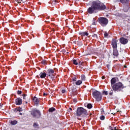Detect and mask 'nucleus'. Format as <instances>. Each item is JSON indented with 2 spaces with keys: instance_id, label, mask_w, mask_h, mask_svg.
Returning <instances> with one entry per match:
<instances>
[{
  "instance_id": "f257e3e1",
  "label": "nucleus",
  "mask_w": 130,
  "mask_h": 130,
  "mask_svg": "<svg viewBox=\"0 0 130 130\" xmlns=\"http://www.w3.org/2000/svg\"><path fill=\"white\" fill-rule=\"evenodd\" d=\"M106 9V6L99 2H93L92 3L91 7H89L87 12L89 14H93L95 11H104Z\"/></svg>"
},
{
  "instance_id": "f03ea898",
  "label": "nucleus",
  "mask_w": 130,
  "mask_h": 130,
  "mask_svg": "<svg viewBox=\"0 0 130 130\" xmlns=\"http://www.w3.org/2000/svg\"><path fill=\"white\" fill-rule=\"evenodd\" d=\"M113 91L115 92H120L122 89H123V84L121 82H118L112 86Z\"/></svg>"
},
{
  "instance_id": "7ed1b4c3",
  "label": "nucleus",
  "mask_w": 130,
  "mask_h": 130,
  "mask_svg": "<svg viewBox=\"0 0 130 130\" xmlns=\"http://www.w3.org/2000/svg\"><path fill=\"white\" fill-rule=\"evenodd\" d=\"M87 114V110L82 107H79L77 109L76 115L77 116L84 117Z\"/></svg>"
},
{
  "instance_id": "20e7f679",
  "label": "nucleus",
  "mask_w": 130,
  "mask_h": 130,
  "mask_svg": "<svg viewBox=\"0 0 130 130\" xmlns=\"http://www.w3.org/2000/svg\"><path fill=\"white\" fill-rule=\"evenodd\" d=\"M93 98L96 99V101H101L102 100V94L98 91H95L92 93Z\"/></svg>"
},
{
  "instance_id": "39448f33",
  "label": "nucleus",
  "mask_w": 130,
  "mask_h": 130,
  "mask_svg": "<svg viewBox=\"0 0 130 130\" xmlns=\"http://www.w3.org/2000/svg\"><path fill=\"white\" fill-rule=\"evenodd\" d=\"M100 24L102 26H106L108 24V19L104 17H100L98 19Z\"/></svg>"
},
{
  "instance_id": "423d86ee",
  "label": "nucleus",
  "mask_w": 130,
  "mask_h": 130,
  "mask_svg": "<svg viewBox=\"0 0 130 130\" xmlns=\"http://www.w3.org/2000/svg\"><path fill=\"white\" fill-rule=\"evenodd\" d=\"M31 115L34 116V117L39 118V117L41 116V113L39 110L35 109L31 112Z\"/></svg>"
},
{
  "instance_id": "0eeeda50",
  "label": "nucleus",
  "mask_w": 130,
  "mask_h": 130,
  "mask_svg": "<svg viewBox=\"0 0 130 130\" xmlns=\"http://www.w3.org/2000/svg\"><path fill=\"white\" fill-rule=\"evenodd\" d=\"M47 75L50 77L51 79H53L54 76H55V73H54V70L50 69L47 70Z\"/></svg>"
},
{
  "instance_id": "6e6552de",
  "label": "nucleus",
  "mask_w": 130,
  "mask_h": 130,
  "mask_svg": "<svg viewBox=\"0 0 130 130\" xmlns=\"http://www.w3.org/2000/svg\"><path fill=\"white\" fill-rule=\"evenodd\" d=\"M117 40L113 39L112 41V45L113 49L117 48Z\"/></svg>"
},
{
  "instance_id": "1a4fd4ad",
  "label": "nucleus",
  "mask_w": 130,
  "mask_h": 130,
  "mask_svg": "<svg viewBox=\"0 0 130 130\" xmlns=\"http://www.w3.org/2000/svg\"><path fill=\"white\" fill-rule=\"evenodd\" d=\"M119 41L121 44L125 45L127 44V42H128V40H127V39L122 37L120 38Z\"/></svg>"
},
{
  "instance_id": "9d476101",
  "label": "nucleus",
  "mask_w": 130,
  "mask_h": 130,
  "mask_svg": "<svg viewBox=\"0 0 130 130\" xmlns=\"http://www.w3.org/2000/svg\"><path fill=\"white\" fill-rule=\"evenodd\" d=\"M23 101H22V100L21 98H17L15 100V104L16 105H21Z\"/></svg>"
},
{
  "instance_id": "9b49d317",
  "label": "nucleus",
  "mask_w": 130,
  "mask_h": 130,
  "mask_svg": "<svg viewBox=\"0 0 130 130\" xmlns=\"http://www.w3.org/2000/svg\"><path fill=\"white\" fill-rule=\"evenodd\" d=\"M32 100L35 104H36V105H38L39 103V99H38V98H37L36 96H34Z\"/></svg>"
},
{
  "instance_id": "f8f14e48",
  "label": "nucleus",
  "mask_w": 130,
  "mask_h": 130,
  "mask_svg": "<svg viewBox=\"0 0 130 130\" xmlns=\"http://www.w3.org/2000/svg\"><path fill=\"white\" fill-rule=\"evenodd\" d=\"M113 54L115 56H117V55H118V51H117V48L113 49Z\"/></svg>"
},
{
  "instance_id": "ddd939ff",
  "label": "nucleus",
  "mask_w": 130,
  "mask_h": 130,
  "mask_svg": "<svg viewBox=\"0 0 130 130\" xmlns=\"http://www.w3.org/2000/svg\"><path fill=\"white\" fill-rule=\"evenodd\" d=\"M115 83H116V78H112V79L111 80V86H113V85H114Z\"/></svg>"
},
{
  "instance_id": "4468645a",
  "label": "nucleus",
  "mask_w": 130,
  "mask_h": 130,
  "mask_svg": "<svg viewBox=\"0 0 130 130\" xmlns=\"http://www.w3.org/2000/svg\"><path fill=\"white\" fill-rule=\"evenodd\" d=\"M40 76L41 79H44L45 78V77H46V73H45V72H41L40 74Z\"/></svg>"
},
{
  "instance_id": "2eb2a0df",
  "label": "nucleus",
  "mask_w": 130,
  "mask_h": 130,
  "mask_svg": "<svg viewBox=\"0 0 130 130\" xmlns=\"http://www.w3.org/2000/svg\"><path fill=\"white\" fill-rule=\"evenodd\" d=\"M120 2L123 5H125V4H128L129 0H120Z\"/></svg>"
},
{
  "instance_id": "dca6fc26",
  "label": "nucleus",
  "mask_w": 130,
  "mask_h": 130,
  "mask_svg": "<svg viewBox=\"0 0 130 130\" xmlns=\"http://www.w3.org/2000/svg\"><path fill=\"white\" fill-rule=\"evenodd\" d=\"M80 34L81 36H88L89 35V34L87 32H82Z\"/></svg>"
},
{
  "instance_id": "f3484780",
  "label": "nucleus",
  "mask_w": 130,
  "mask_h": 130,
  "mask_svg": "<svg viewBox=\"0 0 130 130\" xmlns=\"http://www.w3.org/2000/svg\"><path fill=\"white\" fill-rule=\"evenodd\" d=\"M124 12H127L128 11V10H129V6H125L124 8Z\"/></svg>"
},
{
  "instance_id": "a211bd4d",
  "label": "nucleus",
  "mask_w": 130,
  "mask_h": 130,
  "mask_svg": "<svg viewBox=\"0 0 130 130\" xmlns=\"http://www.w3.org/2000/svg\"><path fill=\"white\" fill-rule=\"evenodd\" d=\"M17 123H18V122L16 120L11 121V124H12V125H15L17 124Z\"/></svg>"
},
{
  "instance_id": "6ab92c4d",
  "label": "nucleus",
  "mask_w": 130,
  "mask_h": 130,
  "mask_svg": "<svg viewBox=\"0 0 130 130\" xmlns=\"http://www.w3.org/2000/svg\"><path fill=\"white\" fill-rule=\"evenodd\" d=\"M55 108L52 107L49 109V112H53V111H55Z\"/></svg>"
},
{
  "instance_id": "aec40b11",
  "label": "nucleus",
  "mask_w": 130,
  "mask_h": 130,
  "mask_svg": "<svg viewBox=\"0 0 130 130\" xmlns=\"http://www.w3.org/2000/svg\"><path fill=\"white\" fill-rule=\"evenodd\" d=\"M77 45H78V46H82V45H83V43H82V41H77Z\"/></svg>"
},
{
  "instance_id": "412c9836",
  "label": "nucleus",
  "mask_w": 130,
  "mask_h": 130,
  "mask_svg": "<svg viewBox=\"0 0 130 130\" xmlns=\"http://www.w3.org/2000/svg\"><path fill=\"white\" fill-rule=\"evenodd\" d=\"M81 80L82 81H86V76H85V75H82L81 76Z\"/></svg>"
},
{
  "instance_id": "4be33fe9",
  "label": "nucleus",
  "mask_w": 130,
  "mask_h": 130,
  "mask_svg": "<svg viewBox=\"0 0 130 130\" xmlns=\"http://www.w3.org/2000/svg\"><path fill=\"white\" fill-rule=\"evenodd\" d=\"M81 84H82V81L81 80H78L76 82V85H78V86H79V85H81Z\"/></svg>"
},
{
  "instance_id": "5701e85b",
  "label": "nucleus",
  "mask_w": 130,
  "mask_h": 130,
  "mask_svg": "<svg viewBox=\"0 0 130 130\" xmlns=\"http://www.w3.org/2000/svg\"><path fill=\"white\" fill-rule=\"evenodd\" d=\"M78 60L74 59L73 60V63L75 64V66H78Z\"/></svg>"
},
{
  "instance_id": "b1692460",
  "label": "nucleus",
  "mask_w": 130,
  "mask_h": 130,
  "mask_svg": "<svg viewBox=\"0 0 130 130\" xmlns=\"http://www.w3.org/2000/svg\"><path fill=\"white\" fill-rule=\"evenodd\" d=\"M87 108H88V109H91V108H92V104H87Z\"/></svg>"
},
{
  "instance_id": "393cba45",
  "label": "nucleus",
  "mask_w": 130,
  "mask_h": 130,
  "mask_svg": "<svg viewBox=\"0 0 130 130\" xmlns=\"http://www.w3.org/2000/svg\"><path fill=\"white\" fill-rule=\"evenodd\" d=\"M16 111H19V112H21V111H23V109H22V108H18L16 109Z\"/></svg>"
},
{
  "instance_id": "a878e982",
  "label": "nucleus",
  "mask_w": 130,
  "mask_h": 130,
  "mask_svg": "<svg viewBox=\"0 0 130 130\" xmlns=\"http://www.w3.org/2000/svg\"><path fill=\"white\" fill-rule=\"evenodd\" d=\"M39 125L37 123H34V127L35 128H38V126H39Z\"/></svg>"
},
{
  "instance_id": "bb28decb",
  "label": "nucleus",
  "mask_w": 130,
  "mask_h": 130,
  "mask_svg": "<svg viewBox=\"0 0 130 130\" xmlns=\"http://www.w3.org/2000/svg\"><path fill=\"white\" fill-rule=\"evenodd\" d=\"M100 119L101 120H104L105 119V117L104 116H103V115L101 116Z\"/></svg>"
},
{
  "instance_id": "cd10ccee",
  "label": "nucleus",
  "mask_w": 130,
  "mask_h": 130,
  "mask_svg": "<svg viewBox=\"0 0 130 130\" xmlns=\"http://www.w3.org/2000/svg\"><path fill=\"white\" fill-rule=\"evenodd\" d=\"M103 93L104 94V95H108V92L106 91H104Z\"/></svg>"
},
{
  "instance_id": "c85d7f7f",
  "label": "nucleus",
  "mask_w": 130,
  "mask_h": 130,
  "mask_svg": "<svg viewBox=\"0 0 130 130\" xmlns=\"http://www.w3.org/2000/svg\"><path fill=\"white\" fill-rule=\"evenodd\" d=\"M17 94H18V95H20V94H22V91H21V90H18V91H17Z\"/></svg>"
},
{
  "instance_id": "c756f323",
  "label": "nucleus",
  "mask_w": 130,
  "mask_h": 130,
  "mask_svg": "<svg viewBox=\"0 0 130 130\" xmlns=\"http://www.w3.org/2000/svg\"><path fill=\"white\" fill-rule=\"evenodd\" d=\"M104 36L105 37H107V36H108V34L107 32H105L104 33Z\"/></svg>"
},
{
  "instance_id": "7c9ffc66",
  "label": "nucleus",
  "mask_w": 130,
  "mask_h": 130,
  "mask_svg": "<svg viewBox=\"0 0 130 130\" xmlns=\"http://www.w3.org/2000/svg\"><path fill=\"white\" fill-rule=\"evenodd\" d=\"M45 62H46V61L45 60H43L42 61V63L43 64H45Z\"/></svg>"
},
{
  "instance_id": "2f4dec72",
  "label": "nucleus",
  "mask_w": 130,
  "mask_h": 130,
  "mask_svg": "<svg viewBox=\"0 0 130 130\" xmlns=\"http://www.w3.org/2000/svg\"><path fill=\"white\" fill-rule=\"evenodd\" d=\"M23 99H26V96H27V95L23 94Z\"/></svg>"
},
{
  "instance_id": "473e14b6",
  "label": "nucleus",
  "mask_w": 130,
  "mask_h": 130,
  "mask_svg": "<svg viewBox=\"0 0 130 130\" xmlns=\"http://www.w3.org/2000/svg\"><path fill=\"white\" fill-rule=\"evenodd\" d=\"M61 92H62V93H66V90H64V89H62V90H61Z\"/></svg>"
},
{
  "instance_id": "72a5a7b5",
  "label": "nucleus",
  "mask_w": 130,
  "mask_h": 130,
  "mask_svg": "<svg viewBox=\"0 0 130 130\" xmlns=\"http://www.w3.org/2000/svg\"><path fill=\"white\" fill-rule=\"evenodd\" d=\"M112 94H113V92L112 91L109 93V94L111 95H112Z\"/></svg>"
},
{
  "instance_id": "f704fd0d",
  "label": "nucleus",
  "mask_w": 130,
  "mask_h": 130,
  "mask_svg": "<svg viewBox=\"0 0 130 130\" xmlns=\"http://www.w3.org/2000/svg\"><path fill=\"white\" fill-rule=\"evenodd\" d=\"M3 108V105H2V104H0V108Z\"/></svg>"
},
{
  "instance_id": "c9c22d12",
  "label": "nucleus",
  "mask_w": 130,
  "mask_h": 130,
  "mask_svg": "<svg viewBox=\"0 0 130 130\" xmlns=\"http://www.w3.org/2000/svg\"><path fill=\"white\" fill-rule=\"evenodd\" d=\"M102 79L103 80H104V79H105V77H104V76L102 77Z\"/></svg>"
},
{
  "instance_id": "e433bc0d",
  "label": "nucleus",
  "mask_w": 130,
  "mask_h": 130,
  "mask_svg": "<svg viewBox=\"0 0 130 130\" xmlns=\"http://www.w3.org/2000/svg\"><path fill=\"white\" fill-rule=\"evenodd\" d=\"M47 95V94H46V93H43V95H44V96H45V95Z\"/></svg>"
},
{
  "instance_id": "4c0bfd02",
  "label": "nucleus",
  "mask_w": 130,
  "mask_h": 130,
  "mask_svg": "<svg viewBox=\"0 0 130 130\" xmlns=\"http://www.w3.org/2000/svg\"><path fill=\"white\" fill-rule=\"evenodd\" d=\"M73 81H74V82H76V78L75 79H73Z\"/></svg>"
},
{
  "instance_id": "58836bf2",
  "label": "nucleus",
  "mask_w": 130,
  "mask_h": 130,
  "mask_svg": "<svg viewBox=\"0 0 130 130\" xmlns=\"http://www.w3.org/2000/svg\"><path fill=\"white\" fill-rule=\"evenodd\" d=\"M55 30L54 29H53V31L54 32Z\"/></svg>"
},
{
  "instance_id": "ea45409f",
  "label": "nucleus",
  "mask_w": 130,
  "mask_h": 130,
  "mask_svg": "<svg viewBox=\"0 0 130 130\" xmlns=\"http://www.w3.org/2000/svg\"><path fill=\"white\" fill-rule=\"evenodd\" d=\"M75 102H77V100H74Z\"/></svg>"
},
{
  "instance_id": "a19ab883",
  "label": "nucleus",
  "mask_w": 130,
  "mask_h": 130,
  "mask_svg": "<svg viewBox=\"0 0 130 130\" xmlns=\"http://www.w3.org/2000/svg\"><path fill=\"white\" fill-rule=\"evenodd\" d=\"M19 114H20V115H22V113H20Z\"/></svg>"
},
{
  "instance_id": "79ce46f5",
  "label": "nucleus",
  "mask_w": 130,
  "mask_h": 130,
  "mask_svg": "<svg viewBox=\"0 0 130 130\" xmlns=\"http://www.w3.org/2000/svg\"><path fill=\"white\" fill-rule=\"evenodd\" d=\"M95 36L96 37H97V35H95Z\"/></svg>"
},
{
  "instance_id": "37998d69",
  "label": "nucleus",
  "mask_w": 130,
  "mask_h": 130,
  "mask_svg": "<svg viewBox=\"0 0 130 130\" xmlns=\"http://www.w3.org/2000/svg\"><path fill=\"white\" fill-rule=\"evenodd\" d=\"M15 1H16L17 2H18V1H19V0H15Z\"/></svg>"
},
{
  "instance_id": "c03bdc74",
  "label": "nucleus",
  "mask_w": 130,
  "mask_h": 130,
  "mask_svg": "<svg viewBox=\"0 0 130 130\" xmlns=\"http://www.w3.org/2000/svg\"><path fill=\"white\" fill-rule=\"evenodd\" d=\"M110 128H111V126H110Z\"/></svg>"
}]
</instances>
